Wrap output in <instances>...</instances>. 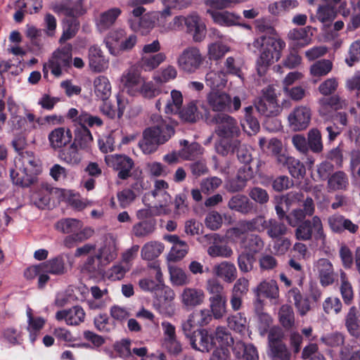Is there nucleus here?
Returning <instances> with one entry per match:
<instances>
[{"mask_svg":"<svg viewBox=\"0 0 360 360\" xmlns=\"http://www.w3.org/2000/svg\"><path fill=\"white\" fill-rule=\"evenodd\" d=\"M256 30L261 34L253 41V46L259 51L257 60V70L259 75H263L268 68L281 56V51L285 43L278 37L276 31L269 21L261 19L256 21Z\"/></svg>","mask_w":360,"mask_h":360,"instance_id":"1","label":"nucleus"},{"mask_svg":"<svg viewBox=\"0 0 360 360\" xmlns=\"http://www.w3.org/2000/svg\"><path fill=\"white\" fill-rule=\"evenodd\" d=\"M150 122L152 125L143 131V139L139 143L145 154L156 151L159 146L167 142L175 133L172 122L160 115L153 114Z\"/></svg>","mask_w":360,"mask_h":360,"instance_id":"2","label":"nucleus"},{"mask_svg":"<svg viewBox=\"0 0 360 360\" xmlns=\"http://www.w3.org/2000/svg\"><path fill=\"white\" fill-rule=\"evenodd\" d=\"M252 219H245L238 221L237 225L229 229L231 236L236 240L241 252L257 255L264 248V241L258 234V228L253 224Z\"/></svg>","mask_w":360,"mask_h":360,"instance_id":"3","label":"nucleus"},{"mask_svg":"<svg viewBox=\"0 0 360 360\" xmlns=\"http://www.w3.org/2000/svg\"><path fill=\"white\" fill-rule=\"evenodd\" d=\"M205 289L209 294V307L215 319H222L227 311V298L224 285L217 278H209Z\"/></svg>","mask_w":360,"mask_h":360,"instance_id":"4","label":"nucleus"},{"mask_svg":"<svg viewBox=\"0 0 360 360\" xmlns=\"http://www.w3.org/2000/svg\"><path fill=\"white\" fill-rule=\"evenodd\" d=\"M205 120L209 124L217 125L215 133L220 138L234 139L240 134L237 120L228 114L218 113L211 116L210 111L206 109Z\"/></svg>","mask_w":360,"mask_h":360,"instance_id":"5","label":"nucleus"},{"mask_svg":"<svg viewBox=\"0 0 360 360\" xmlns=\"http://www.w3.org/2000/svg\"><path fill=\"white\" fill-rule=\"evenodd\" d=\"M207 105L214 112H232L237 111L241 106V101L238 96H234L233 99L230 95L218 90H212L206 96Z\"/></svg>","mask_w":360,"mask_h":360,"instance_id":"6","label":"nucleus"},{"mask_svg":"<svg viewBox=\"0 0 360 360\" xmlns=\"http://www.w3.org/2000/svg\"><path fill=\"white\" fill-rule=\"evenodd\" d=\"M72 45L66 44L53 53L49 60V68L54 76L60 77L63 72H67L71 67L72 63Z\"/></svg>","mask_w":360,"mask_h":360,"instance_id":"7","label":"nucleus"},{"mask_svg":"<svg viewBox=\"0 0 360 360\" xmlns=\"http://www.w3.org/2000/svg\"><path fill=\"white\" fill-rule=\"evenodd\" d=\"M202 62L203 56L200 49L195 46H188L184 49L176 60L179 68L188 74L195 72Z\"/></svg>","mask_w":360,"mask_h":360,"instance_id":"8","label":"nucleus"},{"mask_svg":"<svg viewBox=\"0 0 360 360\" xmlns=\"http://www.w3.org/2000/svg\"><path fill=\"white\" fill-rule=\"evenodd\" d=\"M154 307L162 315L171 316L174 313V291L169 287L163 285L155 294Z\"/></svg>","mask_w":360,"mask_h":360,"instance_id":"9","label":"nucleus"},{"mask_svg":"<svg viewBox=\"0 0 360 360\" xmlns=\"http://www.w3.org/2000/svg\"><path fill=\"white\" fill-rule=\"evenodd\" d=\"M253 224L259 229L258 232H263L266 230L267 236L275 239L285 236L288 232L285 224L275 219L266 220L262 215H258L252 219Z\"/></svg>","mask_w":360,"mask_h":360,"instance_id":"10","label":"nucleus"},{"mask_svg":"<svg viewBox=\"0 0 360 360\" xmlns=\"http://www.w3.org/2000/svg\"><path fill=\"white\" fill-rule=\"evenodd\" d=\"M84 0H60L53 6L55 13L63 15L65 18H75L86 13L84 7Z\"/></svg>","mask_w":360,"mask_h":360,"instance_id":"11","label":"nucleus"},{"mask_svg":"<svg viewBox=\"0 0 360 360\" xmlns=\"http://www.w3.org/2000/svg\"><path fill=\"white\" fill-rule=\"evenodd\" d=\"M213 318L214 316L208 309L193 311L189 314L187 320L182 323V330L184 334H190V332L196 328L208 325Z\"/></svg>","mask_w":360,"mask_h":360,"instance_id":"12","label":"nucleus"},{"mask_svg":"<svg viewBox=\"0 0 360 360\" xmlns=\"http://www.w3.org/2000/svg\"><path fill=\"white\" fill-rule=\"evenodd\" d=\"M254 177V172L251 167L244 165L240 167L234 178L226 181L225 189L229 193H238L243 191L247 186L248 181Z\"/></svg>","mask_w":360,"mask_h":360,"instance_id":"13","label":"nucleus"},{"mask_svg":"<svg viewBox=\"0 0 360 360\" xmlns=\"http://www.w3.org/2000/svg\"><path fill=\"white\" fill-rule=\"evenodd\" d=\"M105 162L118 171L117 176L120 179L124 180L131 176V171L134 165L131 158L124 155H112L105 157Z\"/></svg>","mask_w":360,"mask_h":360,"instance_id":"14","label":"nucleus"},{"mask_svg":"<svg viewBox=\"0 0 360 360\" xmlns=\"http://www.w3.org/2000/svg\"><path fill=\"white\" fill-rule=\"evenodd\" d=\"M205 299L203 290L194 287L184 288L179 295V300L184 309L192 310L202 305Z\"/></svg>","mask_w":360,"mask_h":360,"instance_id":"15","label":"nucleus"},{"mask_svg":"<svg viewBox=\"0 0 360 360\" xmlns=\"http://www.w3.org/2000/svg\"><path fill=\"white\" fill-rule=\"evenodd\" d=\"M311 110L304 105L295 108L289 114L288 120L292 131H299L307 129L311 120Z\"/></svg>","mask_w":360,"mask_h":360,"instance_id":"16","label":"nucleus"},{"mask_svg":"<svg viewBox=\"0 0 360 360\" xmlns=\"http://www.w3.org/2000/svg\"><path fill=\"white\" fill-rule=\"evenodd\" d=\"M190 340L193 349L208 352L213 347L212 336H210L205 329L196 328L190 332V334H184Z\"/></svg>","mask_w":360,"mask_h":360,"instance_id":"17","label":"nucleus"},{"mask_svg":"<svg viewBox=\"0 0 360 360\" xmlns=\"http://www.w3.org/2000/svg\"><path fill=\"white\" fill-rule=\"evenodd\" d=\"M85 312L82 307L76 305L68 309L58 311L56 319L58 321H65L70 326H78L85 319Z\"/></svg>","mask_w":360,"mask_h":360,"instance_id":"18","label":"nucleus"},{"mask_svg":"<svg viewBox=\"0 0 360 360\" xmlns=\"http://www.w3.org/2000/svg\"><path fill=\"white\" fill-rule=\"evenodd\" d=\"M121 83L124 89L129 94L134 96L138 94L143 84V79L139 71L136 68H131L122 75Z\"/></svg>","mask_w":360,"mask_h":360,"instance_id":"19","label":"nucleus"},{"mask_svg":"<svg viewBox=\"0 0 360 360\" xmlns=\"http://www.w3.org/2000/svg\"><path fill=\"white\" fill-rule=\"evenodd\" d=\"M313 231L321 234L322 224L319 217L315 216L310 220L302 221L296 229L295 235L298 240L311 239Z\"/></svg>","mask_w":360,"mask_h":360,"instance_id":"20","label":"nucleus"},{"mask_svg":"<svg viewBox=\"0 0 360 360\" xmlns=\"http://www.w3.org/2000/svg\"><path fill=\"white\" fill-rule=\"evenodd\" d=\"M314 270L317 272L320 283L323 286H328L335 281L333 265L327 259H319L315 263Z\"/></svg>","mask_w":360,"mask_h":360,"instance_id":"21","label":"nucleus"},{"mask_svg":"<svg viewBox=\"0 0 360 360\" xmlns=\"http://www.w3.org/2000/svg\"><path fill=\"white\" fill-rule=\"evenodd\" d=\"M255 296L264 297L270 300L273 304L278 303L279 288L277 283L274 281H263L254 290Z\"/></svg>","mask_w":360,"mask_h":360,"instance_id":"22","label":"nucleus"},{"mask_svg":"<svg viewBox=\"0 0 360 360\" xmlns=\"http://www.w3.org/2000/svg\"><path fill=\"white\" fill-rule=\"evenodd\" d=\"M322 4L319 5L316 18L319 21L326 25L330 24L336 17L338 0H321Z\"/></svg>","mask_w":360,"mask_h":360,"instance_id":"23","label":"nucleus"},{"mask_svg":"<svg viewBox=\"0 0 360 360\" xmlns=\"http://www.w3.org/2000/svg\"><path fill=\"white\" fill-rule=\"evenodd\" d=\"M259 146L264 151L265 150V147H266L268 152L274 157L278 165L282 162L284 160V158L287 155L286 153L283 152V144L281 141L276 138H272L269 141H266L265 138L261 137L259 139Z\"/></svg>","mask_w":360,"mask_h":360,"instance_id":"24","label":"nucleus"},{"mask_svg":"<svg viewBox=\"0 0 360 360\" xmlns=\"http://www.w3.org/2000/svg\"><path fill=\"white\" fill-rule=\"evenodd\" d=\"M227 205L230 210L243 214H250L254 210V204L246 195L241 194L232 196Z\"/></svg>","mask_w":360,"mask_h":360,"instance_id":"25","label":"nucleus"},{"mask_svg":"<svg viewBox=\"0 0 360 360\" xmlns=\"http://www.w3.org/2000/svg\"><path fill=\"white\" fill-rule=\"evenodd\" d=\"M89 60L90 68L96 72H101L108 68V60L102 54L101 49L92 46L89 50Z\"/></svg>","mask_w":360,"mask_h":360,"instance_id":"26","label":"nucleus"},{"mask_svg":"<svg viewBox=\"0 0 360 360\" xmlns=\"http://www.w3.org/2000/svg\"><path fill=\"white\" fill-rule=\"evenodd\" d=\"M213 273L226 283H232L237 278V269L231 262L224 261L213 267Z\"/></svg>","mask_w":360,"mask_h":360,"instance_id":"27","label":"nucleus"},{"mask_svg":"<svg viewBox=\"0 0 360 360\" xmlns=\"http://www.w3.org/2000/svg\"><path fill=\"white\" fill-rule=\"evenodd\" d=\"M288 300L292 302L301 316H304L310 310V304L308 298H304L300 290L297 288H292L288 291Z\"/></svg>","mask_w":360,"mask_h":360,"instance_id":"28","label":"nucleus"},{"mask_svg":"<svg viewBox=\"0 0 360 360\" xmlns=\"http://www.w3.org/2000/svg\"><path fill=\"white\" fill-rule=\"evenodd\" d=\"M72 138L71 131L64 127L56 128L49 134L50 145L54 149L65 146L72 141Z\"/></svg>","mask_w":360,"mask_h":360,"instance_id":"29","label":"nucleus"},{"mask_svg":"<svg viewBox=\"0 0 360 360\" xmlns=\"http://www.w3.org/2000/svg\"><path fill=\"white\" fill-rule=\"evenodd\" d=\"M96 255L105 266L117 257L116 242L112 236L106 238L104 245L98 250Z\"/></svg>","mask_w":360,"mask_h":360,"instance_id":"30","label":"nucleus"},{"mask_svg":"<svg viewBox=\"0 0 360 360\" xmlns=\"http://www.w3.org/2000/svg\"><path fill=\"white\" fill-rule=\"evenodd\" d=\"M93 143V137L86 126H78L75 131L73 144L80 150L89 151Z\"/></svg>","mask_w":360,"mask_h":360,"instance_id":"31","label":"nucleus"},{"mask_svg":"<svg viewBox=\"0 0 360 360\" xmlns=\"http://www.w3.org/2000/svg\"><path fill=\"white\" fill-rule=\"evenodd\" d=\"M278 165L287 167L290 175L297 179H302L306 174V169L303 163L298 159L287 155Z\"/></svg>","mask_w":360,"mask_h":360,"instance_id":"32","label":"nucleus"},{"mask_svg":"<svg viewBox=\"0 0 360 360\" xmlns=\"http://www.w3.org/2000/svg\"><path fill=\"white\" fill-rule=\"evenodd\" d=\"M156 229V221L153 219L142 220L133 225L131 234L138 238H147Z\"/></svg>","mask_w":360,"mask_h":360,"instance_id":"33","label":"nucleus"},{"mask_svg":"<svg viewBox=\"0 0 360 360\" xmlns=\"http://www.w3.org/2000/svg\"><path fill=\"white\" fill-rule=\"evenodd\" d=\"M10 176L13 183L22 187L30 186L35 179L36 176L31 174L21 167L12 169L10 171Z\"/></svg>","mask_w":360,"mask_h":360,"instance_id":"34","label":"nucleus"},{"mask_svg":"<svg viewBox=\"0 0 360 360\" xmlns=\"http://www.w3.org/2000/svg\"><path fill=\"white\" fill-rule=\"evenodd\" d=\"M320 114L326 120L338 117V96H333L320 100Z\"/></svg>","mask_w":360,"mask_h":360,"instance_id":"35","label":"nucleus"},{"mask_svg":"<svg viewBox=\"0 0 360 360\" xmlns=\"http://www.w3.org/2000/svg\"><path fill=\"white\" fill-rule=\"evenodd\" d=\"M314 211L315 205L314 200L311 198L307 197L303 200L302 207L294 210L291 215L294 217L295 222L297 225L298 222L304 221L307 216H312Z\"/></svg>","mask_w":360,"mask_h":360,"instance_id":"36","label":"nucleus"},{"mask_svg":"<svg viewBox=\"0 0 360 360\" xmlns=\"http://www.w3.org/2000/svg\"><path fill=\"white\" fill-rule=\"evenodd\" d=\"M121 10L119 8H110L100 15L96 21V25L101 32L106 30L112 26L117 17L121 14Z\"/></svg>","mask_w":360,"mask_h":360,"instance_id":"37","label":"nucleus"},{"mask_svg":"<svg viewBox=\"0 0 360 360\" xmlns=\"http://www.w3.org/2000/svg\"><path fill=\"white\" fill-rule=\"evenodd\" d=\"M19 161L21 163L20 167L35 176H37L41 171L39 160L32 152H22Z\"/></svg>","mask_w":360,"mask_h":360,"instance_id":"38","label":"nucleus"},{"mask_svg":"<svg viewBox=\"0 0 360 360\" xmlns=\"http://www.w3.org/2000/svg\"><path fill=\"white\" fill-rule=\"evenodd\" d=\"M166 58V55L162 52L153 55H142L139 65L145 71H151L163 63Z\"/></svg>","mask_w":360,"mask_h":360,"instance_id":"39","label":"nucleus"},{"mask_svg":"<svg viewBox=\"0 0 360 360\" xmlns=\"http://www.w3.org/2000/svg\"><path fill=\"white\" fill-rule=\"evenodd\" d=\"M168 188V184L165 180H157L155 183V189L153 191V195L155 198L161 196L163 200L159 205L160 210L159 214H167L168 209L166 208L168 203L170 202V195L165 190Z\"/></svg>","mask_w":360,"mask_h":360,"instance_id":"40","label":"nucleus"},{"mask_svg":"<svg viewBox=\"0 0 360 360\" xmlns=\"http://www.w3.org/2000/svg\"><path fill=\"white\" fill-rule=\"evenodd\" d=\"M207 13L211 15L215 23L223 26L236 25L239 19L238 16L229 11H216L208 9Z\"/></svg>","mask_w":360,"mask_h":360,"instance_id":"41","label":"nucleus"},{"mask_svg":"<svg viewBox=\"0 0 360 360\" xmlns=\"http://www.w3.org/2000/svg\"><path fill=\"white\" fill-rule=\"evenodd\" d=\"M96 96L102 101H107L111 94V84L105 76H98L94 81Z\"/></svg>","mask_w":360,"mask_h":360,"instance_id":"42","label":"nucleus"},{"mask_svg":"<svg viewBox=\"0 0 360 360\" xmlns=\"http://www.w3.org/2000/svg\"><path fill=\"white\" fill-rule=\"evenodd\" d=\"M239 145V140L231 138H221L214 143L216 152L222 155L226 156L229 153H234L237 146Z\"/></svg>","mask_w":360,"mask_h":360,"instance_id":"43","label":"nucleus"},{"mask_svg":"<svg viewBox=\"0 0 360 360\" xmlns=\"http://www.w3.org/2000/svg\"><path fill=\"white\" fill-rule=\"evenodd\" d=\"M124 37L125 32L123 30H116L109 32L105 43L111 54L116 55L117 53V48H120V44Z\"/></svg>","mask_w":360,"mask_h":360,"instance_id":"44","label":"nucleus"},{"mask_svg":"<svg viewBox=\"0 0 360 360\" xmlns=\"http://www.w3.org/2000/svg\"><path fill=\"white\" fill-rule=\"evenodd\" d=\"M164 245L157 241H150L146 243L141 249V255L143 259L152 260L158 257L163 251Z\"/></svg>","mask_w":360,"mask_h":360,"instance_id":"45","label":"nucleus"},{"mask_svg":"<svg viewBox=\"0 0 360 360\" xmlns=\"http://www.w3.org/2000/svg\"><path fill=\"white\" fill-rule=\"evenodd\" d=\"M63 22L64 26L63 34L59 39L60 44L74 37L79 28V21L75 18H64Z\"/></svg>","mask_w":360,"mask_h":360,"instance_id":"46","label":"nucleus"},{"mask_svg":"<svg viewBox=\"0 0 360 360\" xmlns=\"http://www.w3.org/2000/svg\"><path fill=\"white\" fill-rule=\"evenodd\" d=\"M278 319L285 329L292 328L295 326V313L292 308L288 304L282 305L278 311Z\"/></svg>","mask_w":360,"mask_h":360,"instance_id":"47","label":"nucleus"},{"mask_svg":"<svg viewBox=\"0 0 360 360\" xmlns=\"http://www.w3.org/2000/svg\"><path fill=\"white\" fill-rule=\"evenodd\" d=\"M256 261V255L241 251L238 252L237 264L242 273L246 274L252 271Z\"/></svg>","mask_w":360,"mask_h":360,"instance_id":"48","label":"nucleus"},{"mask_svg":"<svg viewBox=\"0 0 360 360\" xmlns=\"http://www.w3.org/2000/svg\"><path fill=\"white\" fill-rule=\"evenodd\" d=\"M170 281L174 285L184 286L190 283L189 276L181 268L169 266Z\"/></svg>","mask_w":360,"mask_h":360,"instance_id":"49","label":"nucleus"},{"mask_svg":"<svg viewBox=\"0 0 360 360\" xmlns=\"http://www.w3.org/2000/svg\"><path fill=\"white\" fill-rule=\"evenodd\" d=\"M64 261L62 257H57L41 264L43 273L60 275L65 272Z\"/></svg>","mask_w":360,"mask_h":360,"instance_id":"50","label":"nucleus"},{"mask_svg":"<svg viewBox=\"0 0 360 360\" xmlns=\"http://www.w3.org/2000/svg\"><path fill=\"white\" fill-rule=\"evenodd\" d=\"M60 156L64 162L71 165H77L82 160L78 147L73 143L62 150Z\"/></svg>","mask_w":360,"mask_h":360,"instance_id":"51","label":"nucleus"},{"mask_svg":"<svg viewBox=\"0 0 360 360\" xmlns=\"http://www.w3.org/2000/svg\"><path fill=\"white\" fill-rule=\"evenodd\" d=\"M165 100V113H176L179 111L183 103V96L179 91L172 90L169 98Z\"/></svg>","mask_w":360,"mask_h":360,"instance_id":"52","label":"nucleus"},{"mask_svg":"<svg viewBox=\"0 0 360 360\" xmlns=\"http://www.w3.org/2000/svg\"><path fill=\"white\" fill-rule=\"evenodd\" d=\"M179 112L181 119L188 122H196L202 117L194 101L188 103L181 110H179Z\"/></svg>","mask_w":360,"mask_h":360,"instance_id":"53","label":"nucleus"},{"mask_svg":"<svg viewBox=\"0 0 360 360\" xmlns=\"http://www.w3.org/2000/svg\"><path fill=\"white\" fill-rule=\"evenodd\" d=\"M307 144L309 149L315 153H319L323 150L321 134L318 129L312 128L308 131Z\"/></svg>","mask_w":360,"mask_h":360,"instance_id":"54","label":"nucleus"},{"mask_svg":"<svg viewBox=\"0 0 360 360\" xmlns=\"http://www.w3.org/2000/svg\"><path fill=\"white\" fill-rule=\"evenodd\" d=\"M358 311L356 307L350 308L347 317L345 324L349 333L357 337L359 335L360 320L357 316Z\"/></svg>","mask_w":360,"mask_h":360,"instance_id":"55","label":"nucleus"},{"mask_svg":"<svg viewBox=\"0 0 360 360\" xmlns=\"http://www.w3.org/2000/svg\"><path fill=\"white\" fill-rule=\"evenodd\" d=\"M226 323L231 330L241 333L246 328L247 319L243 314L236 313L229 316L226 319Z\"/></svg>","mask_w":360,"mask_h":360,"instance_id":"56","label":"nucleus"},{"mask_svg":"<svg viewBox=\"0 0 360 360\" xmlns=\"http://www.w3.org/2000/svg\"><path fill=\"white\" fill-rule=\"evenodd\" d=\"M212 341L215 340L221 347H229L233 344V338L229 330L224 326H218L212 336Z\"/></svg>","mask_w":360,"mask_h":360,"instance_id":"57","label":"nucleus"},{"mask_svg":"<svg viewBox=\"0 0 360 360\" xmlns=\"http://www.w3.org/2000/svg\"><path fill=\"white\" fill-rule=\"evenodd\" d=\"M94 323L96 328L101 333H110L116 327L115 322L110 320L106 314H100L95 316Z\"/></svg>","mask_w":360,"mask_h":360,"instance_id":"58","label":"nucleus"},{"mask_svg":"<svg viewBox=\"0 0 360 360\" xmlns=\"http://www.w3.org/2000/svg\"><path fill=\"white\" fill-rule=\"evenodd\" d=\"M205 82L207 86L214 90L224 87L226 85V80L222 72L212 70L206 74Z\"/></svg>","mask_w":360,"mask_h":360,"instance_id":"59","label":"nucleus"},{"mask_svg":"<svg viewBox=\"0 0 360 360\" xmlns=\"http://www.w3.org/2000/svg\"><path fill=\"white\" fill-rule=\"evenodd\" d=\"M105 265L103 264L99 257L96 255L94 257H89L84 264V268L94 276L103 274Z\"/></svg>","mask_w":360,"mask_h":360,"instance_id":"60","label":"nucleus"},{"mask_svg":"<svg viewBox=\"0 0 360 360\" xmlns=\"http://www.w3.org/2000/svg\"><path fill=\"white\" fill-rule=\"evenodd\" d=\"M333 68L330 60L323 59L313 63L310 67V74L314 77H322L328 74Z\"/></svg>","mask_w":360,"mask_h":360,"instance_id":"61","label":"nucleus"},{"mask_svg":"<svg viewBox=\"0 0 360 360\" xmlns=\"http://www.w3.org/2000/svg\"><path fill=\"white\" fill-rule=\"evenodd\" d=\"M257 110L262 115L266 117L276 116L278 113L277 103H272L266 100H259L256 104Z\"/></svg>","mask_w":360,"mask_h":360,"instance_id":"62","label":"nucleus"},{"mask_svg":"<svg viewBox=\"0 0 360 360\" xmlns=\"http://www.w3.org/2000/svg\"><path fill=\"white\" fill-rule=\"evenodd\" d=\"M55 226L57 230L64 233H70L79 230L81 223L75 219L68 218L58 221Z\"/></svg>","mask_w":360,"mask_h":360,"instance_id":"63","label":"nucleus"},{"mask_svg":"<svg viewBox=\"0 0 360 360\" xmlns=\"http://www.w3.org/2000/svg\"><path fill=\"white\" fill-rule=\"evenodd\" d=\"M268 355L271 360H291V353L285 344L270 347Z\"/></svg>","mask_w":360,"mask_h":360,"instance_id":"64","label":"nucleus"}]
</instances>
